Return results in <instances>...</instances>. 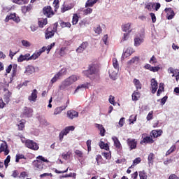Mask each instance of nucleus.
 Instances as JSON below:
<instances>
[{"label": "nucleus", "mask_w": 179, "mask_h": 179, "mask_svg": "<svg viewBox=\"0 0 179 179\" xmlns=\"http://www.w3.org/2000/svg\"><path fill=\"white\" fill-rule=\"evenodd\" d=\"M139 177H140V179H146V178H148V176H146V173H145L144 171H142L139 172Z\"/></svg>", "instance_id": "4d7b16f0"}, {"label": "nucleus", "mask_w": 179, "mask_h": 179, "mask_svg": "<svg viewBox=\"0 0 179 179\" xmlns=\"http://www.w3.org/2000/svg\"><path fill=\"white\" fill-rule=\"evenodd\" d=\"M23 61H30V54L27 53L24 55H20V57L17 58L18 62H23Z\"/></svg>", "instance_id": "a211bd4d"}, {"label": "nucleus", "mask_w": 179, "mask_h": 179, "mask_svg": "<svg viewBox=\"0 0 179 179\" xmlns=\"http://www.w3.org/2000/svg\"><path fill=\"white\" fill-rule=\"evenodd\" d=\"M155 140H153V138L152 136H146L144 137L143 139L141 141V145H147V143H154Z\"/></svg>", "instance_id": "aec40b11"}, {"label": "nucleus", "mask_w": 179, "mask_h": 179, "mask_svg": "<svg viewBox=\"0 0 179 179\" xmlns=\"http://www.w3.org/2000/svg\"><path fill=\"white\" fill-rule=\"evenodd\" d=\"M17 73V65L13 64V73L11 74L12 78H15Z\"/></svg>", "instance_id": "c03bdc74"}, {"label": "nucleus", "mask_w": 179, "mask_h": 179, "mask_svg": "<svg viewBox=\"0 0 179 179\" xmlns=\"http://www.w3.org/2000/svg\"><path fill=\"white\" fill-rule=\"evenodd\" d=\"M162 134H163V130H152L151 132L152 136L153 138H159V136H162Z\"/></svg>", "instance_id": "393cba45"}, {"label": "nucleus", "mask_w": 179, "mask_h": 179, "mask_svg": "<svg viewBox=\"0 0 179 179\" xmlns=\"http://www.w3.org/2000/svg\"><path fill=\"white\" fill-rule=\"evenodd\" d=\"M53 6L55 8V11L57 12V10L59 8V0H54Z\"/></svg>", "instance_id": "09e8293b"}, {"label": "nucleus", "mask_w": 179, "mask_h": 179, "mask_svg": "<svg viewBox=\"0 0 179 179\" xmlns=\"http://www.w3.org/2000/svg\"><path fill=\"white\" fill-rule=\"evenodd\" d=\"M73 8V6H64L61 8L62 13H65L66 10H71Z\"/></svg>", "instance_id": "de8ad7c7"}, {"label": "nucleus", "mask_w": 179, "mask_h": 179, "mask_svg": "<svg viewBox=\"0 0 179 179\" xmlns=\"http://www.w3.org/2000/svg\"><path fill=\"white\" fill-rule=\"evenodd\" d=\"M92 12H93V9H92L90 8H87V9H85L84 10V15H90V13H92Z\"/></svg>", "instance_id": "69168bd1"}, {"label": "nucleus", "mask_w": 179, "mask_h": 179, "mask_svg": "<svg viewBox=\"0 0 179 179\" xmlns=\"http://www.w3.org/2000/svg\"><path fill=\"white\" fill-rule=\"evenodd\" d=\"M30 10H31V5L24 6L22 8V12L23 13H27V12H30Z\"/></svg>", "instance_id": "4c0bfd02"}, {"label": "nucleus", "mask_w": 179, "mask_h": 179, "mask_svg": "<svg viewBox=\"0 0 179 179\" xmlns=\"http://www.w3.org/2000/svg\"><path fill=\"white\" fill-rule=\"evenodd\" d=\"M102 156H103L106 160H110V159H111V154L110 152H103Z\"/></svg>", "instance_id": "13d9d810"}, {"label": "nucleus", "mask_w": 179, "mask_h": 179, "mask_svg": "<svg viewBox=\"0 0 179 179\" xmlns=\"http://www.w3.org/2000/svg\"><path fill=\"white\" fill-rule=\"evenodd\" d=\"M68 107V105L64 106H59L55 109L54 114L55 115H58V114H61L64 110H65Z\"/></svg>", "instance_id": "b1692460"}, {"label": "nucleus", "mask_w": 179, "mask_h": 179, "mask_svg": "<svg viewBox=\"0 0 179 179\" xmlns=\"http://www.w3.org/2000/svg\"><path fill=\"white\" fill-rule=\"evenodd\" d=\"M139 57H134L129 61L127 62V66H131L134 65V64H138L139 62Z\"/></svg>", "instance_id": "4be33fe9"}, {"label": "nucleus", "mask_w": 179, "mask_h": 179, "mask_svg": "<svg viewBox=\"0 0 179 179\" xmlns=\"http://www.w3.org/2000/svg\"><path fill=\"white\" fill-rule=\"evenodd\" d=\"M113 141L114 142V146L116 147L117 149H121V143L120 140H118V138L113 137Z\"/></svg>", "instance_id": "7c9ffc66"}, {"label": "nucleus", "mask_w": 179, "mask_h": 179, "mask_svg": "<svg viewBox=\"0 0 179 179\" xmlns=\"http://www.w3.org/2000/svg\"><path fill=\"white\" fill-rule=\"evenodd\" d=\"M94 31L96 33V34H101L103 29H101V27L100 26V24H98L96 25V27L94 28Z\"/></svg>", "instance_id": "58836bf2"}, {"label": "nucleus", "mask_w": 179, "mask_h": 179, "mask_svg": "<svg viewBox=\"0 0 179 179\" xmlns=\"http://www.w3.org/2000/svg\"><path fill=\"white\" fill-rule=\"evenodd\" d=\"M99 0H87L85 3V8H92L97 3Z\"/></svg>", "instance_id": "bb28decb"}, {"label": "nucleus", "mask_w": 179, "mask_h": 179, "mask_svg": "<svg viewBox=\"0 0 179 179\" xmlns=\"http://www.w3.org/2000/svg\"><path fill=\"white\" fill-rule=\"evenodd\" d=\"M79 116V113L73 110L67 111V117L70 118V120H73V118H76Z\"/></svg>", "instance_id": "dca6fc26"}, {"label": "nucleus", "mask_w": 179, "mask_h": 179, "mask_svg": "<svg viewBox=\"0 0 179 179\" xmlns=\"http://www.w3.org/2000/svg\"><path fill=\"white\" fill-rule=\"evenodd\" d=\"M65 51H66V47H62V48H60V50H59L60 57H64V55H66V52H65Z\"/></svg>", "instance_id": "864d4df0"}, {"label": "nucleus", "mask_w": 179, "mask_h": 179, "mask_svg": "<svg viewBox=\"0 0 179 179\" xmlns=\"http://www.w3.org/2000/svg\"><path fill=\"white\" fill-rule=\"evenodd\" d=\"M57 29H58V22H55L54 24L53 28L51 27H48L45 31V38L46 40H50V38H52Z\"/></svg>", "instance_id": "20e7f679"}, {"label": "nucleus", "mask_w": 179, "mask_h": 179, "mask_svg": "<svg viewBox=\"0 0 179 179\" xmlns=\"http://www.w3.org/2000/svg\"><path fill=\"white\" fill-rule=\"evenodd\" d=\"M147 121H152L153 120V110H151L149 112L146 117Z\"/></svg>", "instance_id": "5fc2aeb1"}, {"label": "nucleus", "mask_w": 179, "mask_h": 179, "mask_svg": "<svg viewBox=\"0 0 179 179\" xmlns=\"http://www.w3.org/2000/svg\"><path fill=\"white\" fill-rule=\"evenodd\" d=\"M160 71L159 66H152L150 72H159Z\"/></svg>", "instance_id": "e2e57ef3"}, {"label": "nucleus", "mask_w": 179, "mask_h": 179, "mask_svg": "<svg viewBox=\"0 0 179 179\" xmlns=\"http://www.w3.org/2000/svg\"><path fill=\"white\" fill-rule=\"evenodd\" d=\"M15 162L19 163V161L22 159H25L24 156L23 154H17L15 156Z\"/></svg>", "instance_id": "8fccbe9b"}, {"label": "nucleus", "mask_w": 179, "mask_h": 179, "mask_svg": "<svg viewBox=\"0 0 179 179\" xmlns=\"http://www.w3.org/2000/svg\"><path fill=\"white\" fill-rule=\"evenodd\" d=\"M23 115L27 117H32L33 115V109L27 107L24 108V111H23Z\"/></svg>", "instance_id": "6ab92c4d"}, {"label": "nucleus", "mask_w": 179, "mask_h": 179, "mask_svg": "<svg viewBox=\"0 0 179 179\" xmlns=\"http://www.w3.org/2000/svg\"><path fill=\"white\" fill-rule=\"evenodd\" d=\"M150 64H152V65L155 64H157V59H156V57H155V55H153L150 59Z\"/></svg>", "instance_id": "052dcab7"}, {"label": "nucleus", "mask_w": 179, "mask_h": 179, "mask_svg": "<svg viewBox=\"0 0 179 179\" xmlns=\"http://www.w3.org/2000/svg\"><path fill=\"white\" fill-rule=\"evenodd\" d=\"M134 51L132 48H128L126 50L125 54H129V55H132V54H134Z\"/></svg>", "instance_id": "680f3d73"}, {"label": "nucleus", "mask_w": 179, "mask_h": 179, "mask_svg": "<svg viewBox=\"0 0 179 179\" xmlns=\"http://www.w3.org/2000/svg\"><path fill=\"white\" fill-rule=\"evenodd\" d=\"M10 20H13L15 23H20V17L16 13H10V15H7L5 18V22H8Z\"/></svg>", "instance_id": "1a4fd4ad"}, {"label": "nucleus", "mask_w": 179, "mask_h": 179, "mask_svg": "<svg viewBox=\"0 0 179 179\" xmlns=\"http://www.w3.org/2000/svg\"><path fill=\"white\" fill-rule=\"evenodd\" d=\"M77 80L78 76L72 75L63 81L62 84L60 85V89L62 90H64V89H66L69 86H71V85H73V83H75V82H76Z\"/></svg>", "instance_id": "7ed1b4c3"}, {"label": "nucleus", "mask_w": 179, "mask_h": 179, "mask_svg": "<svg viewBox=\"0 0 179 179\" xmlns=\"http://www.w3.org/2000/svg\"><path fill=\"white\" fill-rule=\"evenodd\" d=\"M71 155H72V152L69 151L66 154L65 153H62V157H63V159L64 160H68V159H71Z\"/></svg>", "instance_id": "37998d69"}, {"label": "nucleus", "mask_w": 179, "mask_h": 179, "mask_svg": "<svg viewBox=\"0 0 179 179\" xmlns=\"http://www.w3.org/2000/svg\"><path fill=\"white\" fill-rule=\"evenodd\" d=\"M4 92H6V94H4L3 96V100H4V103L5 104H8L9 101H10V97H12V93L10 92H9V90L6 88H4Z\"/></svg>", "instance_id": "f8f14e48"}, {"label": "nucleus", "mask_w": 179, "mask_h": 179, "mask_svg": "<svg viewBox=\"0 0 179 179\" xmlns=\"http://www.w3.org/2000/svg\"><path fill=\"white\" fill-rule=\"evenodd\" d=\"M78 22H79V16H78V14H73V19H72V24H78Z\"/></svg>", "instance_id": "ea45409f"}, {"label": "nucleus", "mask_w": 179, "mask_h": 179, "mask_svg": "<svg viewBox=\"0 0 179 179\" xmlns=\"http://www.w3.org/2000/svg\"><path fill=\"white\" fill-rule=\"evenodd\" d=\"M87 147L88 152L92 151V140H87Z\"/></svg>", "instance_id": "bf43d9fd"}, {"label": "nucleus", "mask_w": 179, "mask_h": 179, "mask_svg": "<svg viewBox=\"0 0 179 179\" xmlns=\"http://www.w3.org/2000/svg\"><path fill=\"white\" fill-rule=\"evenodd\" d=\"M9 163H10V155H8L6 159L4 160L5 167H8V166H9Z\"/></svg>", "instance_id": "6e6d98bb"}, {"label": "nucleus", "mask_w": 179, "mask_h": 179, "mask_svg": "<svg viewBox=\"0 0 179 179\" xmlns=\"http://www.w3.org/2000/svg\"><path fill=\"white\" fill-rule=\"evenodd\" d=\"M71 131H75V127L73 126H69L65 127L64 129L62 130L59 134V138L60 142H62L64 140V136H66Z\"/></svg>", "instance_id": "0eeeda50"}, {"label": "nucleus", "mask_w": 179, "mask_h": 179, "mask_svg": "<svg viewBox=\"0 0 179 179\" xmlns=\"http://www.w3.org/2000/svg\"><path fill=\"white\" fill-rule=\"evenodd\" d=\"M96 162H97L98 166H100V164H104V161H103V157H101V155H96Z\"/></svg>", "instance_id": "f704fd0d"}, {"label": "nucleus", "mask_w": 179, "mask_h": 179, "mask_svg": "<svg viewBox=\"0 0 179 179\" xmlns=\"http://www.w3.org/2000/svg\"><path fill=\"white\" fill-rule=\"evenodd\" d=\"M2 152H4V156H8V155H9V152H10V150H9L8 143H6V142H3L0 145V153H2Z\"/></svg>", "instance_id": "9b49d317"}, {"label": "nucleus", "mask_w": 179, "mask_h": 179, "mask_svg": "<svg viewBox=\"0 0 179 179\" xmlns=\"http://www.w3.org/2000/svg\"><path fill=\"white\" fill-rule=\"evenodd\" d=\"M87 45H89V43H87V41L83 42L76 49V52H78V54H82V52H83V51L86 50V48H87Z\"/></svg>", "instance_id": "4468645a"}, {"label": "nucleus", "mask_w": 179, "mask_h": 179, "mask_svg": "<svg viewBox=\"0 0 179 179\" xmlns=\"http://www.w3.org/2000/svg\"><path fill=\"white\" fill-rule=\"evenodd\" d=\"M75 155L80 157V159H83V152L79 150H76L74 152Z\"/></svg>", "instance_id": "603ef678"}, {"label": "nucleus", "mask_w": 179, "mask_h": 179, "mask_svg": "<svg viewBox=\"0 0 179 179\" xmlns=\"http://www.w3.org/2000/svg\"><path fill=\"white\" fill-rule=\"evenodd\" d=\"M36 159H36L32 162V166H34V169H35V170L41 171L43 169V166H44L43 162H44V163H48V159H46L44 157L40 155L37 157Z\"/></svg>", "instance_id": "f03ea898"}, {"label": "nucleus", "mask_w": 179, "mask_h": 179, "mask_svg": "<svg viewBox=\"0 0 179 179\" xmlns=\"http://www.w3.org/2000/svg\"><path fill=\"white\" fill-rule=\"evenodd\" d=\"M143 38H141L138 36L134 38V47H139L143 43Z\"/></svg>", "instance_id": "c756f323"}, {"label": "nucleus", "mask_w": 179, "mask_h": 179, "mask_svg": "<svg viewBox=\"0 0 179 179\" xmlns=\"http://www.w3.org/2000/svg\"><path fill=\"white\" fill-rule=\"evenodd\" d=\"M148 163L153 164V162L155 160V154L153 152L150 153L148 157Z\"/></svg>", "instance_id": "79ce46f5"}, {"label": "nucleus", "mask_w": 179, "mask_h": 179, "mask_svg": "<svg viewBox=\"0 0 179 179\" xmlns=\"http://www.w3.org/2000/svg\"><path fill=\"white\" fill-rule=\"evenodd\" d=\"M41 53L39 52L34 53L31 56H29V59H37L41 56Z\"/></svg>", "instance_id": "49530a36"}, {"label": "nucleus", "mask_w": 179, "mask_h": 179, "mask_svg": "<svg viewBox=\"0 0 179 179\" xmlns=\"http://www.w3.org/2000/svg\"><path fill=\"white\" fill-rule=\"evenodd\" d=\"M129 121L131 124H134L136 121V115H131L129 118Z\"/></svg>", "instance_id": "338daca9"}, {"label": "nucleus", "mask_w": 179, "mask_h": 179, "mask_svg": "<svg viewBox=\"0 0 179 179\" xmlns=\"http://www.w3.org/2000/svg\"><path fill=\"white\" fill-rule=\"evenodd\" d=\"M133 83H134V86L137 91L142 89V83H141V81H139V80L134 78Z\"/></svg>", "instance_id": "c85d7f7f"}, {"label": "nucleus", "mask_w": 179, "mask_h": 179, "mask_svg": "<svg viewBox=\"0 0 179 179\" xmlns=\"http://www.w3.org/2000/svg\"><path fill=\"white\" fill-rule=\"evenodd\" d=\"M43 13L46 17H52L55 15V13L52 10L51 6H46L43 8Z\"/></svg>", "instance_id": "6e6552de"}, {"label": "nucleus", "mask_w": 179, "mask_h": 179, "mask_svg": "<svg viewBox=\"0 0 179 179\" xmlns=\"http://www.w3.org/2000/svg\"><path fill=\"white\" fill-rule=\"evenodd\" d=\"M60 26L61 27H62V29L65 28V27H69V29H71V22H65L64 21H62L60 23Z\"/></svg>", "instance_id": "a18cd8bd"}, {"label": "nucleus", "mask_w": 179, "mask_h": 179, "mask_svg": "<svg viewBox=\"0 0 179 179\" xmlns=\"http://www.w3.org/2000/svg\"><path fill=\"white\" fill-rule=\"evenodd\" d=\"M87 86H89V85H88L87 83H86V84H82V85H78V86L76 87V89L74 93H78V90H79L80 89H86V87H87Z\"/></svg>", "instance_id": "a19ab883"}, {"label": "nucleus", "mask_w": 179, "mask_h": 179, "mask_svg": "<svg viewBox=\"0 0 179 179\" xmlns=\"http://www.w3.org/2000/svg\"><path fill=\"white\" fill-rule=\"evenodd\" d=\"M26 124V121L24 120H22L18 124V131H23L24 129V125Z\"/></svg>", "instance_id": "e433bc0d"}, {"label": "nucleus", "mask_w": 179, "mask_h": 179, "mask_svg": "<svg viewBox=\"0 0 179 179\" xmlns=\"http://www.w3.org/2000/svg\"><path fill=\"white\" fill-rule=\"evenodd\" d=\"M139 97H141V93H139L138 90L134 91L131 95L133 101H138V100H139Z\"/></svg>", "instance_id": "cd10ccee"}, {"label": "nucleus", "mask_w": 179, "mask_h": 179, "mask_svg": "<svg viewBox=\"0 0 179 179\" xmlns=\"http://www.w3.org/2000/svg\"><path fill=\"white\" fill-rule=\"evenodd\" d=\"M150 15L151 16L152 23H156V15H155V13H150Z\"/></svg>", "instance_id": "774afa93"}, {"label": "nucleus", "mask_w": 179, "mask_h": 179, "mask_svg": "<svg viewBox=\"0 0 179 179\" xmlns=\"http://www.w3.org/2000/svg\"><path fill=\"white\" fill-rule=\"evenodd\" d=\"M127 143L130 151L134 150L138 148V141L135 138H127Z\"/></svg>", "instance_id": "9d476101"}, {"label": "nucleus", "mask_w": 179, "mask_h": 179, "mask_svg": "<svg viewBox=\"0 0 179 179\" xmlns=\"http://www.w3.org/2000/svg\"><path fill=\"white\" fill-rule=\"evenodd\" d=\"M95 127L96 128H98V129L100 131L101 136H104V135H106V129H104L103 124H96Z\"/></svg>", "instance_id": "5701e85b"}, {"label": "nucleus", "mask_w": 179, "mask_h": 179, "mask_svg": "<svg viewBox=\"0 0 179 179\" xmlns=\"http://www.w3.org/2000/svg\"><path fill=\"white\" fill-rule=\"evenodd\" d=\"M162 92H164V83H159V89L157 92V96H160V94H162Z\"/></svg>", "instance_id": "473e14b6"}, {"label": "nucleus", "mask_w": 179, "mask_h": 179, "mask_svg": "<svg viewBox=\"0 0 179 179\" xmlns=\"http://www.w3.org/2000/svg\"><path fill=\"white\" fill-rule=\"evenodd\" d=\"M157 86H158V83L157 81L156 80V79L155 78H152L151 79V88H152V94H155V93H156V92H157Z\"/></svg>", "instance_id": "2eb2a0df"}, {"label": "nucleus", "mask_w": 179, "mask_h": 179, "mask_svg": "<svg viewBox=\"0 0 179 179\" xmlns=\"http://www.w3.org/2000/svg\"><path fill=\"white\" fill-rule=\"evenodd\" d=\"M22 45H24V47H30V45H31L30 42H29L26 40L22 41Z\"/></svg>", "instance_id": "0e129e2a"}, {"label": "nucleus", "mask_w": 179, "mask_h": 179, "mask_svg": "<svg viewBox=\"0 0 179 179\" xmlns=\"http://www.w3.org/2000/svg\"><path fill=\"white\" fill-rule=\"evenodd\" d=\"M99 72H100L99 64H91L88 66V69L83 71V73L87 78H90L92 75H99Z\"/></svg>", "instance_id": "f257e3e1"}, {"label": "nucleus", "mask_w": 179, "mask_h": 179, "mask_svg": "<svg viewBox=\"0 0 179 179\" xmlns=\"http://www.w3.org/2000/svg\"><path fill=\"white\" fill-rule=\"evenodd\" d=\"M164 10L167 15L168 20H171V19H173V17H174L176 15V13H174V10H173L171 8H166Z\"/></svg>", "instance_id": "ddd939ff"}, {"label": "nucleus", "mask_w": 179, "mask_h": 179, "mask_svg": "<svg viewBox=\"0 0 179 179\" xmlns=\"http://www.w3.org/2000/svg\"><path fill=\"white\" fill-rule=\"evenodd\" d=\"M132 24L131 23H127V24H124L122 26V31H125L127 33V31L128 32V34L131 33V31H132V29H131V26Z\"/></svg>", "instance_id": "412c9836"}, {"label": "nucleus", "mask_w": 179, "mask_h": 179, "mask_svg": "<svg viewBox=\"0 0 179 179\" xmlns=\"http://www.w3.org/2000/svg\"><path fill=\"white\" fill-rule=\"evenodd\" d=\"M11 1L17 5H26L29 3V0H11Z\"/></svg>", "instance_id": "2f4dec72"}, {"label": "nucleus", "mask_w": 179, "mask_h": 179, "mask_svg": "<svg viewBox=\"0 0 179 179\" xmlns=\"http://www.w3.org/2000/svg\"><path fill=\"white\" fill-rule=\"evenodd\" d=\"M113 65L115 69H118L120 68V66L118 65V60H117V58L113 59Z\"/></svg>", "instance_id": "3c124183"}, {"label": "nucleus", "mask_w": 179, "mask_h": 179, "mask_svg": "<svg viewBox=\"0 0 179 179\" xmlns=\"http://www.w3.org/2000/svg\"><path fill=\"white\" fill-rule=\"evenodd\" d=\"M33 72H34V67L33 66H28L26 68L25 73L27 75H31V73H33Z\"/></svg>", "instance_id": "72a5a7b5"}, {"label": "nucleus", "mask_w": 179, "mask_h": 179, "mask_svg": "<svg viewBox=\"0 0 179 179\" xmlns=\"http://www.w3.org/2000/svg\"><path fill=\"white\" fill-rule=\"evenodd\" d=\"M21 141L22 143H24L25 147L28 148V149H31V150H38V149H40L38 144H37V143L34 142L33 140L27 139L24 141L22 138Z\"/></svg>", "instance_id": "39448f33"}, {"label": "nucleus", "mask_w": 179, "mask_h": 179, "mask_svg": "<svg viewBox=\"0 0 179 179\" xmlns=\"http://www.w3.org/2000/svg\"><path fill=\"white\" fill-rule=\"evenodd\" d=\"M66 68L62 69L50 80V83L54 84L57 80L61 79L62 76L66 74Z\"/></svg>", "instance_id": "423d86ee"}, {"label": "nucleus", "mask_w": 179, "mask_h": 179, "mask_svg": "<svg viewBox=\"0 0 179 179\" xmlns=\"http://www.w3.org/2000/svg\"><path fill=\"white\" fill-rule=\"evenodd\" d=\"M177 149V147L176 145H172L169 150H168L166 152V156H169V155H171L173 152H176V150Z\"/></svg>", "instance_id": "c9c22d12"}, {"label": "nucleus", "mask_w": 179, "mask_h": 179, "mask_svg": "<svg viewBox=\"0 0 179 179\" xmlns=\"http://www.w3.org/2000/svg\"><path fill=\"white\" fill-rule=\"evenodd\" d=\"M48 23V20L47 18H42L38 20V27L43 29Z\"/></svg>", "instance_id": "a878e982"}, {"label": "nucleus", "mask_w": 179, "mask_h": 179, "mask_svg": "<svg viewBox=\"0 0 179 179\" xmlns=\"http://www.w3.org/2000/svg\"><path fill=\"white\" fill-rule=\"evenodd\" d=\"M38 92L37 90L34 89L31 95L28 97V100L29 101H34V103H35V101H36L37 100V94H38Z\"/></svg>", "instance_id": "f3484780"}]
</instances>
